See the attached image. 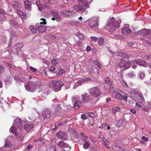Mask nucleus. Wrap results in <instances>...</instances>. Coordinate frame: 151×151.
<instances>
[{"instance_id":"f257e3e1","label":"nucleus","mask_w":151,"mask_h":151,"mask_svg":"<svg viewBox=\"0 0 151 151\" xmlns=\"http://www.w3.org/2000/svg\"><path fill=\"white\" fill-rule=\"evenodd\" d=\"M110 25L111 26L109 29V31L110 32H113L120 26L119 23L118 22L115 21L113 17L109 19L106 26H109Z\"/></svg>"},{"instance_id":"f03ea898","label":"nucleus","mask_w":151,"mask_h":151,"mask_svg":"<svg viewBox=\"0 0 151 151\" xmlns=\"http://www.w3.org/2000/svg\"><path fill=\"white\" fill-rule=\"evenodd\" d=\"M49 84L50 87H53L55 91H58L61 89V87L63 85L64 83L62 81H51L50 82Z\"/></svg>"},{"instance_id":"7ed1b4c3","label":"nucleus","mask_w":151,"mask_h":151,"mask_svg":"<svg viewBox=\"0 0 151 151\" xmlns=\"http://www.w3.org/2000/svg\"><path fill=\"white\" fill-rule=\"evenodd\" d=\"M131 65L130 62H127L124 60H121L120 63L117 65V69L124 67V69L125 70L129 68Z\"/></svg>"},{"instance_id":"20e7f679","label":"nucleus","mask_w":151,"mask_h":151,"mask_svg":"<svg viewBox=\"0 0 151 151\" xmlns=\"http://www.w3.org/2000/svg\"><path fill=\"white\" fill-rule=\"evenodd\" d=\"M78 5L79 6L83 12L86 10V8L84 7H89L88 3L87 1L84 0H78L77 1Z\"/></svg>"},{"instance_id":"39448f33","label":"nucleus","mask_w":151,"mask_h":151,"mask_svg":"<svg viewBox=\"0 0 151 151\" xmlns=\"http://www.w3.org/2000/svg\"><path fill=\"white\" fill-rule=\"evenodd\" d=\"M26 89L28 91L33 92L35 89L36 86L35 83L32 82H28L25 85Z\"/></svg>"},{"instance_id":"423d86ee","label":"nucleus","mask_w":151,"mask_h":151,"mask_svg":"<svg viewBox=\"0 0 151 151\" xmlns=\"http://www.w3.org/2000/svg\"><path fill=\"white\" fill-rule=\"evenodd\" d=\"M61 13L65 17H71L74 16L75 13L72 11L66 10L62 11Z\"/></svg>"},{"instance_id":"0eeeda50","label":"nucleus","mask_w":151,"mask_h":151,"mask_svg":"<svg viewBox=\"0 0 151 151\" xmlns=\"http://www.w3.org/2000/svg\"><path fill=\"white\" fill-rule=\"evenodd\" d=\"M89 93L96 97L99 96L100 95L99 89L97 87L91 88L89 90Z\"/></svg>"},{"instance_id":"6e6552de","label":"nucleus","mask_w":151,"mask_h":151,"mask_svg":"<svg viewBox=\"0 0 151 151\" xmlns=\"http://www.w3.org/2000/svg\"><path fill=\"white\" fill-rule=\"evenodd\" d=\"M131 94L137 99L138 102L142 103L143 102L144 99L143 97L137 92L134 91L131 92Z\"/></svg>"},{"instance_id":"1a4fd4ad","label":"nucleus","mask_w":151,"mask_h":151,"mask_svg":"<svg viewBox=\"0 0 151 151\" xmlns=\"http://www.w3.org/2000/svg\"><path fill=\"white\" fill-rule=\"evenodd\" d=\"M56 135L58 138L64 140H65L67 137L66 134L61 131H60L58 132H57L56 133Z\"/></svg>"},{"instance_id":"9d476101","label":"nucleus","mask_w":151,"mask_h":151,"mask_svg":"<svg viewBox=\"0 0 151 151\" xmlns=\"http://www.w3.org/2000/svg\"><path fill=\"white\" fill-rule=\"evenodd\" d=\"M136 34L142 36L147 35L149 34H151V32L149 29H142L136 33Z\"/></svg>"},{"instance_id":"9b49d317","label":"nucleus","mask_w":151,"mask_h":151,"mask_svg":"<svg viewBox=\"0 0 151 151\" xmlns=\"http://www.w3.org/2000/svg\"><path fill=\"white\" fill-rule=\"evenodd\" d=\"M82 102L83 103H88L90 101V96L87 93H84L81 95Z\"/></svg>"},{"instance_id":"f8f14e48","label":"nucleus","mask_w":151,"mask_h":151,"mask_svg":"<svg viewBox=\"0 0 151 151\" xmlns=\"http://www.w3.org/2000/svg\"><path fill=\"white\" fill-rule=\"evenodd\" d=\"M14 124H15L20 129H22V122L21 119L19 117L17 118L14 122Z\"/></svg>"},{"instance_id":"ddd939ff","label":"nucleus","mask_w":151,"mask_h":151,"mask_svg":"<svg viewBox=\"0 0 151 151\" xmlns=\"http://www.w3.org/2000/svg\"><path fill=\"white\" fill-rule=\"evenodd\" d=\"M51 112L50 110H45L44 111L42 114V116L45 121L47 120L48 119H49L50 117Z\"/></svg>"},{"instance_id":"4468645a","label":"nucleus","mask_w":151,"mask_h":151,"mask_svg":"<svg viewBox=\"0 0 151 151\" xmlns=\"http://www.w3.org/2000/svg\"><path fill=\"white\" fill-rule=\"evenodd\" d=\"M35 26L39 32H42L45 31L46 27L45 26L39 24V23H37Z\"/></svg>"},{"instance_id":"2eb2a0df","label":"nucleus","mask_w":151,"mask_h":151,"mask_svg":"<svg viewBox=\"0 0 151 151\" xmlns=\"http://www.w3.org/2000/svg\"><path fill=\"white\" fill-rule=\"evenodd\" d=\"M136 63L141 66L145 67H147L148 66V63L145 60H135Z\"/></svg>"},{"instance_id":"dca6fc26","label":"nucleus","mask_w":151,"mask_h":151,"mask_svg":"<svg viewBox=\"0 0 151 151\" xmlns=\"http://www.w3.org/2000/svg\"><path fill=\"white\" fill-rule=\"evenodd\" d=\"M93 78V76H91V77H88L87 78H84L78 82V83L79 84L80 83H81L83 82H87L91 80L94 81V80Z\"/></svg>"},{"instance_id":"f3484780","label":"nucleus","mask_w":151,"mask_h":151,"mask_svg":"<svg viewBox=\"0 0 151 151\" xmlns=\"http://www.w3.org/2000/svg\"><path fill=\"white\" fill-rule=\"evenodd\" d=\"M33 127V124L30 122L26 124L24 127V129L27 132L30 131Z\"/></svg>"},{"instance_id":"a211bd4d","label":"nucleus","mask_w":151,"mask_h":151,"mask_svg":"<svg viewBox=\"0 0 151 151\" xmlns=\"http://www.w3.org/2000/svg\"><path fill=\"white\" fill-rule=\"evenodd\" d=\"M89 25L92 28H97L99 24L96 21L91 20L89 23Z\"/></svg>"},{"instance_id":"6ab92c4d","label":"nucleus","mask_w":151,"mask_h":151,"mask_svg":"<svg viewBox=\"0 0 151 151\" xmlns=\"http://www.w3.org/2000/svg\"><path fill=\"white\" fill-rule=\"evenodd\" d=\"M122 32L123 34L127 35L130 33L131 32V31L129 27H124L122 29Z\"/></svg>"},{"instance_id":"aec40b11","label":"nucleus","mask_w":151,"mask_h":151,"mask_svg":"<svg viewBox=\"0 0 151 151\" xmlns=\"http://www.w3.org/2000/svg\"><path fill=\"white\" fill-rule=\"evenodd\" d=\"M69 71V68L68 67L64 69L61 68L59 69L58 73L59 75H64L65 73L68 72Z\"/></svg>"},{"instance_id":"412c9836","label":"nucleus","mask_w":151,"mask_h":151,"mask_svg":"<svg viewBox=\"0 0 151 151\" xmlns=\"http://www.w3.org/2000/svg\"><path fill=\"white\" fill-rule=\"evenodd\" d=\"M82 106V103L80 100H78L76 101L74 105V108L75 109H77Z\"/></svg>"},{"instance_id":"4be33fe9","label":"nucleus","mask_w":151,"mask_h":151,"mask_svg":"<svg viewBox=\"0 0 151 151\" xmlns=\"http://www.w3.org/2000/svg\"><path fill=\"white\" fill-rule=\"evenodd\" d=\"M12 143L8 139L6 138L5 139L4 146L6 148H9L11 146Z\"/></svg>"},{"instance_id":"5701e85b","label":"nucleus","mask_w":151,"mask_h":151,"mask_svg":"<svg viewBox=\"0 0 151 151\" xmlns=\"http://www.w3.org/2000/svg\"><path fill=\"white\" fill-rule=\"evenodd\" d=\"M24 8L25 9H29L31 5L30 2L28 0H26L24 2Z\"/></svg>"},{"instance_id":"b1692460","label":"nucleus","mask_w":151,"mask_h":151,"mask_svg":"<svg viewBox=\"0 0 151 151\" xmlns=\"http://www.w3.org/2000/svg\"><path fill=\"white\" fill-rule=\"evenodd\" d=\"M119 90L118 89L114 88L111 85L109 87V91L110 92L112 93H116V92L118 93V91Z\"/></svg>"},{"instance_id":"393cba45","label":"nucleus","mask_w":151,"mask_h":151,"mask_svg":"<svg viewBox=\"0 0 151 151\" xmlns=\"http://www.w3.org/2000/svg\"><path fill=\"white\" fill-rule=\"evenodd\" d=\"M17 12L18 13L22 18L24 19L26 17V15L21 10L17 9Z\"/></svg>"},{"instance_id":"a878e982","label":"nucleus","mask_w":151,"mask_h":151,"mask_svg":"<svg viewBox=\"0 0 151 151\" xmlns=\"http://www.w3.org/2000/svg\"><path fill=\"white\" fill-rule=\"evenodd\" d=\"M118 55L119 56L122 57L123 58H128L127 54L124 52H120L118 53Z\"/></svg>"},{"instance_id":"bb28decb","label":"nucleus","mask_w":151,"mask_h":151,"mask_svg":"<svg viewBox=\"0 0 151 151\" xmlns=\"http://www.w3.org/2000/svg\"><path fill=\"white\" fill-rule=\"evenodd\" d=\"M9 132L13 133L15 136L17 135V129L15 127H12L10 129Z\"/></svg>"},{"instance_id":"cd10ccee","label":"nucleus","mask_w":151,"mask_h":151,"mask_svg":"<svg viewBox=\"0 0 151 151\" xmlns=\"http://www.w3.org/2000/svg\"><path fill=\"white\" fill-rule=\"evenodd\" d=\"M120 90H119L118 91V93L117 92H116V96L115 98L118 99H119L120 100H121L123 99V96H122L121 94L119 93Z\"/></svg>"},{"instance_id":"c85d7f7f","label":"nucleus","mask_w":151,"mask_h":151,"mask_svg":"<svg viewBox=\"0 0 151 151\" xmlns=\"http://www.w3.org/2000/svg\"><path fill=\"white\" fill-rule=\"evenodd\" d=\"M57 145L60 148H61L67 145V144L63 141H60L57 144Z\"/></svg>"},{"instance_id":"c756f323","label":"nucleus","mask_w":151,"mask_h":151,"mask_svg":"<svg viewBox=\"0 0 151 151\" xmlns=\"http://www.w3.org/2000/svg\"><path fill=\"white\" fill-rule=\"evenodd\" d=\"M36 27L34 26L31 25L29 27V29L31 32L33 34H35L37 30V29H36Z\"/></svg>"},{"instance_id":"7c9ffc66","label":"nucleus","mask_w":151,"mask_h":151,"mask_svg":"<svg viewBox=\"0 0 151 151\" xmlns=\"http://www.w3.org/2000/svg\"><path fill=\"white\" fill-rule=\"evenodd\" d=\"M13 4L14 7L17 9L19 8L20 7V5L19 3L17 1H15L13 2Z\"/></svg>"},{"instance_id":"2f4dec72","label":"nucleus","mask_w":151,"mask_h":151,"mask_svg":"<svg viewBox=\"0 0 151 151\" xmlns=\"http://www.w3.org/2000/svg\"><path fill=\"white\" fill-rule=\"evenodd\" d=\"M120 110V109L119 106H116L113 109L112 111L113 113H114L115 114H116L117 112L119 111Z\"/></svg>"},{"instance_id":"473e14b6","label":"nucleus","mask_w":151,"mask_h":151,"mask_svg":"<svg viewBox=\"0 0 151 151\" xmlns=\"http://www.w3.org/2000/svg\"><path fill=\"white\" fill-rule=\"evenodd\" d=\"M90 143L86 141L85 143L83 145V147L85 149H87L90 146Z\"/></svg>"},{"instance_id":"72a5a7b5","label":"nucleus","mask_w":151,"mask_h":151,"mask_svg":"<svg viewBox=\"0 0 151 151\" xmlns=\"http://www.w3.org/2000/svg\"><path fill=\"white\" fill-rule=\"evenodd\" d=\"M73 8L77 12L81 11L82 12V9L81 8L80 6H78L75 5L74 6Z\"/></svg>"},{"instance_id":"f704fd0d","label":"nucleus","mask_w":151,"mask_h":151,"mask_svg":"<svg viewBox=\"0 0 151 151\" xmlns=\"http://www.w3.org/2000/svg\"><path fill=\"white\" fill-rule=\"evenodd\" d=\"M6 14L3 9H0V17L3 18L5 16Z\"/></svg>"},{"instance_id":"c9c22d12","label":"nucleus","mask_w":151,"mask_h":151,"mask_svg":"<svg viewBox=\"0 0 151 151\" xmlns=\"http://www.w3.org/2000/svg\"><path fill=\"white\" fill-rule=\"evenodd\" d=\"M94 63L97 65L99 68H101L102 66L101 64L97 60H95L94 61Z\"/></svg>"},{"instance_id":"e433bc0d","label":"nucleus","mask_w":151,"mask_h":151,"mask_svg":"<svg viewBox=\"0 0 151 151\" xmlns=\"http://www.w3.org/2000/svg\"><path fill=\"white\" fill-rule=\"evenodd\" d=\"M104 41L103 38H101L98 40V44L100 46L103 45L104 43Z\"/></svg>"},{"instance_id":"4c0bfd02","label":"nucleus","mask_w":151,"mask_h":151,"mask_svg":"<svg viewBox=\"0 0 151 151\" xmlns=\"http://www.w3.org/2000/svg\"><path fill=\"white\" fill-rule=\"evenodd\" d=\"M64 147V151H70L69 150L70 149L71 147L68 146L67 144V145H66Z\"/></svg>"},{"instance_id":"58836bf2","label":"nucleus","mask_w":151,"mask_h":151,"mask_svg":"<svg viewBox=\"0 0 151 151\" xmlns=\"http://www.w3.org/2000/svg\"><path fill=\"white\" fill-rule=\"evenodd\" d=\"M52 63L54 65L56 66L58 64V61L54 59L52 61Z\"/></svg>"},{"instance_id":"ea45409f","label":"nucleus","mask_w":151,"mask_h":151,"mask_svg":"<svg viewBox=\"0 0 151 151\" xmlns=\"http://www.w3.org/2000/svg\"><path fill=\"white\" fill-rule=\"evenodd\" d=\"M109 141L107 140H106L104 142V144L105 147L108 149H110V148L108 145V143L109 142Z\"/></svg>"},{"instance_id":"a19ab883","label":"nucleus","mask_w":151,"mask_h":151,"mask_svg":"<svg viewBox=\"0 0 151 151\" xmlns=\"http://www.w3.org/2000/svg\"><path fill=\"white\" fill-rule=\"evenodd\" d=\"M105 83H106L109 85H111V83L110 81L109 80V79L108 78H105Z\"/></svg>"},{"instance_id":"79ce46f5","label":"nucleus","mask_w":151,"mask_h":151,"mask_svg":"<svg viewBox=\"0 0 151 151\" xmlns=\"http://www.w3.org/2000/svg\"><path fill=\"white\" fill-rule=\"evenodd\" d=\"M40 19L41 20H42L43 22H40L39 23V24L41 25L42 24H46L47 22L46 21L45 19H44V18H41Z\"/></svg>"},{"instance_id":"37998d69","label":"nucleus","mask_w":151,"mask_h":151,"mask_svg":"<svg viewBox=\"0 0 151 151\" xmlns=\"http://www.w3.org/2000/svg\"><path fill=\"white\" fill-rule=\"evenodd\" d=\"M36 4L37 6L38 7L39 9H40V8L41 4L40 2L38 0H37L36 1Z\"/></svg>"},{"instance_id":"c03bdc74","label":"nucleus","mask_w":151,"mask_h":151,"mask_svg":"<svg viewBox=\"0 0 151 151\" xmlns=\"http://www.w3.org/2000/svg\"><path fill=\"white\" fill-rule=\"evenodd\" d=\"M15 80L18 82H20L22 81L18 77V76H15L14 77Z\"/></svg>"},{"instance_id":"a18cd8bd","label":"nucleus","mask_w":151,"mask_h":151,"mask_svg":"<svg viewBox=\"0 0 151 151\" xmlns=\"http://www.w3.org/2000/svg\"><path fill=\"white\" fill-rule=\"evenodd\" d=\"M77 36L81 40H83L84 39V37L80 33L77 34Z\"/></svg>"},{"instance_id":"49530a36","label":"nucleus","mask_w":151,"mask_h":151,"mask_svg":"<svg viewBox=\"0 0 151 151\" xmlns=\"http://www.w3.org/2000/svg\"><path fill=\"white\" fill-rule=\"evenodd\" d=\"M90 139L93 142V143H96L97 141V140L94 139L92 136H90L89 137Z\"/></svg>"},{"instance_id":"de8ad7c7","label":"nucleus","mask_w":151,"mask_h":151,"mask_svg":"<svg viewBox=\"0 0 151 151\" xmlns=\"http://www.w3.org/2000/svg\"><path fill=\"white\" fill-rule=\"evenodd\" d=\"M55 70V67L54 66H51L49 69V71L51 72H53Z\"/></svg>"},{"instance_id":"09e8293b","label":"nucleus","mask_w":151,"mask_h":151,"mask_svg":"<svg viewBox=\"0 0 151 151\" xmlns=\"http://www.w3.org/2000/svg\"><path fill=\"white\" fill-rule=\"evenodd\" d=\"M81 118L83 120L86 119L87 118V116H86V115L84 114H82L81 115Z\"/></svg>"},{"instance_id":"8fccbe9b","label":"nucleus","mask_w":151,"mask_h":151,"mask_svg":"<svg viewBox=\"0 0 151 151\" xmlns=\"http://www.w3.org/2000/svg\"><path fill=\"white\" fill-rule=\"evenodd\" d=\"M4 70V68L3 66L0 65V73H3Z\"/></svg>"},{"instance_id":"3c124183","label":"nucleus","mask_w":151,"mask_h":151,"mask_svg":"<svg viewBox=\"0 0 151 151\" xmlns=\"http://www.w3.org/2000/svg\"><path fill=\"white\" fill-rule=\"evenodd\" d=\"M49 36L50 38L52 40H54L56 38V37L50 34Z\"/></svg>"},{"instance_id":"603ef678","label":"nucleus","mask_w":151,"mask_h":151,"mask_svg":"<svg viewBox=\"0 0 151 151\" xmlns=\"http://www.w3.org/2000/svg\"><path fill=\"white\" fill-rule=\"evenodd\" d=\"M88 116L91 118H93L94 115L93 112H89L88 113Z\"/></svg>"},{"instance_id":"864d4df0","label":"nucleus","mask_w":151,"mask_h":151,"mask_svg":"<svg viewBox=\"0 0 151 151\" xmlns=\"http://www.w3.org/2000/svg\"><path fill=\"white\" fill-rule=\"evenodd\" d=\"M91 39L92 41H94L95 42H96L98 40V38L97 37H91Z\"/></svg>"},{"instance_id":"5fc2aeb1","label":"nucleus","mask_w":151,"mask_h":151,"mask_svg":"<svg viewBox=\"0 0 151 151\" xmlns=\"http://www.w3.org/2000/svg\"><path fill=\"white\" fill-rule=\"evenodd\" d=\"M29 68L33 72H36L37 71V69L36 68H34L31 66L29 67Z\"/></svg>"},{"instance_id":"6e6d98bb","label":"nucleus","mask_w":151,"mask_h":151,"mask_svg":"<svg viewBox=\"0 0 151 151\" xmlns=\"http://www.w3.org/2000/svg\"><path fill=\"white\" fill-rule=\"evenodd\" d=\"M142 139H143L145 142H147L148 140V138L145 137L144 136H142Z\"/></svg>"},{"instance_id":"4d7b16f0","label":"nucleus","mask_w":151,"mask_h":151,"mask_svg":"<svg viewBox=\"0 0 151 151\" xmlns=\"http://www.w3.org/2000/svg\"><path fill=\"white\" fill-rule=\"evenodd\" d=\"M52 14L55 17H57L58 16L57 11H55L52 13Z\"/></svg>"},{"instance_id":"13d9d810","label":"nucleus","mask_w":151,"mask_h":151,"mask_svg":"<svg viewBox=\"0 0 151 151\" xmlns=\"http://www.w3.org/2000/svg\"><path fill=\"white\" fill-rule=\"evenodd\" d=\"M145 57L146 59H151V54L146 55Z\"/></svg>"},{"instance_id":"bf43d9fd","label":"nucleus","mask_w":151,"mask_h":151,"mask_svg":"<svg viewBox=\"0 0 151 151\" xmlns=\"http://www.w3.org/2000/svg\"><path fill=\"white\" fill-rule=\"evenodd\" d=\"M142 110L143 111H146V112H148L149 111V110L148 109H147L146 108H145L144 107H142Z\"/></svg>"},{"instance_id":"052dcab7","label":"nucleus","mask_w":151,"mask_h":151,"mask_svg":"<svg viewBox=\"0 0 151 151\" xmlns=\"http://www.w3.org/2000/svg\"><path fill=\"white\" fill-rule=\"evenodd\" d=\"M32 146H31L30 145H28L27 147V150H29L32 148Z\"/></svg>"},{"instance_id":"680f3d73","label":"nucleus","mask_w":151,"mask_h":151,"mask_svg":"<svg viewBox=\"0 0 151 151\" xmlns=\"http://www.w3.org/2000/svg\"><path fill=\"white\" fill-rule=\"evenodd\" d=\"M43 8V9L45 8V5L43 4H41L40 6V9H39L40 10H41Z\"/></svg>"},{"instance_id":"e2e57ef3","label":"nucleus","mask_w":151,"mask_h":151,"mask_svg":"<svg viewBox=\"0 0 151 151\" xmlns=\"http://www.w3.org/2000/svg\"><path fill=\"white\" fill-rule=\"evenodd\" d=\"M130 111L131 112H132L134 114H135L136 112V111L134 109H131L130 110Z\"/></svg>"},{"instance_id":"0e129e2a","label":"nucleus","mask_w":151,"mask_h":151,"mask_svg":"<svg viewBox=\"0 0 151 151\" xmlns=\"http://www.w3.org/2000/svg\"><path fill=\"white\" fill-rule=\"evenodd\" d=\"M43 62L46 63L47 65H48L50 63V62L48 61H47V60L45 59H44L43 60Z\"/></svg>"},{"instance_id":"69168bd1","label":"nucleus","mask_w":151,"mask_h":151,"mask_svg":"<svg viewBox=\"0 0 151 151\" xmlns=\"http://www.w3.org/2000/svg\"><path fill=\"white\" fill-rule=\"evenodd\" d=\"M123 99L125 101H127V97L126 96H123Z\"/></svg>"},{"instance_id":"338daca9","label":"nucleus","mask_w":151,"mask_h":151,"mask_svg":"<svg viewBox=\"0 0 151 151\" xmlns=\"http://www.w3.org/2000/svg\"><path fill=\"white\" fill-rule=\"evenodd\" d=\"M83 137L86 138V139L88 138L85 135H84L83 132H81L80 134Z\"/></svg>"},{"instance_id":"774afa93","label":"nucleus","mask_w":151,"mask_h":151,"mask_svg":"<svg viewBox=\"0 0 151 151\" xmlns=\"http://www.w3.org/2000/svg\"><path fill=\"white\" fill-rule=\"evenodd\" d=\"M128 46H129V47L132 46V45H133L134 44L133 42H128Z\"/></svg>"}]
</instances>
